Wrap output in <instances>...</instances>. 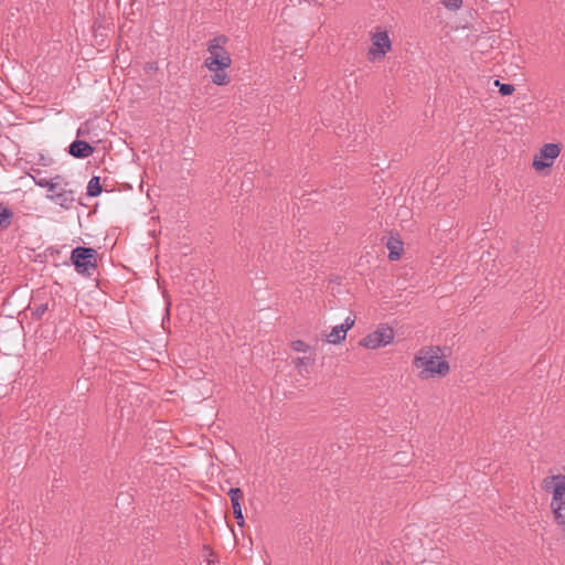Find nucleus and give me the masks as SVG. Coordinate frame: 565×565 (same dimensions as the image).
Returning a JSON list of instances; mask_svg holds the SVG:
<instances>
[{"instance_id": "nucleus-1", "label": "nucleus", "mask_w": 565, "mask_h": 565, "mask_svg": "<svg viewBox=\"0 0 565 565\" xmlns=\"http://www.w3.org/2000/svg\"><path fill=\"white\" fill-rule=\"evenodd\" d=\"M227 41L225 35H218L207 43L209 56L204 60V66L213 73L212 83L217 86H224L231 82L226 73L232 64L231 54L225 47Z\"/></svg>"}, {"instance_id": "nucleus-2", "label": "nucleus", "mask_w": 565, "mask_h": 565, "mask_svg": "<svg viewBox=\"0 0 565 565\" xmlns=\"http://www.w3.org/2000/svg\"><path fill=\"white\" fill-rule=\"evenodd\" d=\"M413 365L418 370L422 380L441 379L450 371L449 363L438 345L419 349L413 359Z\"/></svg>"}, {"instance_id": "nucleus-3", "label": "nucleus", "mask_w": 565, "mask_h": 565, "mask_svg": "<svg viewBox=\"0 0 565 565\" xmlns=\"http://www.w3.org/2000/svg\"><path fill=\"white\" fill-rule=\"evenodd\" d=\"M544 490L551 495L550 509L555 524L565 533V475H552L543 481Z\"/></svg>"}, {"instance_id": "nucleus-4", "label": "nucleus", "mask_w": 565, "mask_h": 565, "mask_svg": "<svg viewBox=\"0 0 565 565\" xmlns=\"http://www.w3.org/2000/svg\"><path fill=\"white\" fill-rule=\"evenodd\" d=\"M46 198L56 205L70 210L75 202V192L71 188V183L60 174L54 175V182L46 193Z\"/></svg>"}, {"instance_id": "nucleus-5", "label": "nucleus", "mask_w": 565, "mask_h": 565, "mask_svg": "<svg viewBox=\"0 0 565 565\" xmlns=\"http://www.w3.org/2000/svg\"><path fill=\"white\" fill-rule=\"evenodd\" d=\"M392 49V41L386 30L377 28L371 33V46L367 50L366 57L371 63L382 61Z\"/></svg>"}, {"instance_id": "nucleus-6", "label": "nucleus", "mask_w": 565, "mask_h": 565, "mask_svg": "<svg viewBox=\"0 0 565 565\" xmlns=\"http://www.w3.org/2000/svg\"><path fill=\"white\" fill-rule=\"evenodd\" d=\"M395 332L392 327L382 323L373 332L366 334L360 344L366 349L375 350L391 344L394 340Z\"/></svg>"}, {"instance_id": "nucleus-7", "label": "nucleus", "mask_w": 565, "mask_h": 565, "mask_svg": "<svg viewBox=\"0 0 565 565\" xmlns=\"http://www.w3.org/2000/svg\"><path fill=\"white\" fill-rule=\"evenodd\" d=\"M96 250L90 247H76L72 250L71 260L79 274L96 268Z\"/></svg>"}, {"instance_id": "nucleus-8", "label": "nucleus", "mask_w": 565, "mask_h": 565, "mask_svg": "<svg viewBox=\"0 0 565 565\" xmlns=\"http://www.w3.org/2000/svg\"><path fill=\"white\" fill-rule=\"evenodd\" d=\"M561 153L558 143H545L533 158V168L536 171H543L553 166L555 159Z\"/></svg>"}, {"instance_id": "nucleus-9", "label": "nucleus", "mask_w": 565, "mask_h": 565, "mask_svg": "<svg viewBox=\"0 0 565 565\" xmlns=\"http://www.w3.org/2000/svg\"><path fill=\"white\" fill-rule=\"evenodd\" d=\"M354 323V318L347 317L341 324L332 328V330L326 335V341L330 344L342 343L347 338L348 331L353 328Z\"/></svg>"}, {"instance_id": "nucleus-10", "label": "nucleus", "mask_w": 565, "mask_h": 565, "mask_svg": "<svg viewBox=\"0 0 565 565\" xmlns=\"http://www.w3.org/2000/svg\"><path fill=\"white\" fill-rule=\"evenodd\" d=\"M68 152L74 158L84 159L93 154L94 147L90 146L87 141L75 140L70 145Z\"/></svg>"}, {"instance_id": "nucleus-11", "label": "nucleus", "mask_w": 565, "mask_h": 565, "mask_svg": "<svg viewBox=\"0 0 565 565\" xmlns=\"http://www.w3.org/2000/svg\"><path fill=\"white\" fill-rule=\"evenodd\" d=\"M386 246L390 252L388 257L391 260H397L404 250L403 242L395 237H390Z\"/></svg>"}, {"instance_id": "nucleus-12", "label": "nucleus", "mask_w": 565, "mask_h": 565, "mask_svg": "<svg viewBox=\"0 0 565 565\" xmlns=\"http://www.w3.org/2000/svg\"><path fill=\"white\" fill-rule=\"evenodd\" d=\"M103 191L100 180L98 177H93L87 184L86 193L88 196H98Z\"/></svg>"}, {"instance_id": "nucleus-13", "label": "nucleus", "mask_w": 565, "mask_h": 565, "mask_svg": "<svg viewBox=\"0 0 565 565\" xmlns=\"http://www.w3.org/2000/svg\"><path fill=\"white\" fill-rule=\"evenodd\" d=\"M32 179L38 186L44 188L47 191L51 189V186L53 185V182H54V177L51 179H47V178H42V177H38V175H32Z\"/></svg>"}, {"instance_id": "nucleus-14", "label": "nucleus", "mask_w": 565, "mask_h": 565, "mask_svg": "<svg viewBox=\"0 0 565 565\" xmlns=\"http://www.w3.org/2000/svg\"><path fill=\"white\" fill-rule=\"evenodd\" d=\"M232 508H233V513H234V518L237 522V525L244 526L245 520H244V515H243L242 504L241 503L232 504Z\"/></svg>"}, {"instance_id": "nucleus-15", "label": "nucleus", "mask_w": 565, "mask_h": 565, "mask_svg": "<svg viewBox=\"0 0 565 565\" xmlns=\"http://www.w3.org/2000/svg\"><path fill=\"white\" fill-rule=\"evenodd\" d=\"M227 494L231 499L232 504L241 503V500L243 498V491L239 488H231Z\"/></svg>"}, {"instance_id": "nucleus-16", "label": "nucleus", "mask_w": 565, "mask_h": 565, "mask_svg": "<svg viewBox=\"0 0 565 565\" xmlns=\"http://www.w3.org/2000/svg\"><path fill=\"white\" fill-rule=\"evenodd\" d=\"M291 348H292V350H294V351H296V352H303V353H306V352L310 351V349H311V348H310V345H309V344H307V343H306L305 341H302V340H295V341H292V342H291Z\"/></svg>"}, {"instance_id": "nucleus-17", "label": "nucleus", "mask_w": 565, "mask_h": 565, "mask_svg": "<svg viewBox=\"0 0 565 565\" xmlns=\"http://www.w3.org/2000/svg\"><path fill=\"white\" fill-rule=\"evenodd\" d=\"M494 84L499 86V92L502 96H509L514 92V86L512 84H501L498 79Z\"/></svg>"}, {"instance_id": "nucleus-18", "label": "nucleus", "mask_w": 565, "mask_h": 565, "mask_svg": "<svg viewBox=\"0 0 565 565\" xmlns=\"http://www.w3.org/2000/svg\"><path fill=\"white\" fill-rule=\"evenodd\" d=\"M313 362V359L309 356H301L294 360V364L298 370H302L303 366L311 365Z\"/></svg>"}, {"instance_id": "nucleus-19", "label": "nucleus", "mask_w": 565, "mask_h": 565, "mask_svg": "<svg viewBox=\"0 0 565 565\" xmlns=\"http://www.w3.org/2000/svg\"><path fill=\"white\" fill-rule=\"evenodd\" d=\"M12 213L9 209H3L0 212V227H7L10 224Z\"/></svg>"}, {"instance_id": "nucleus-20", "label": "nucleus", "mask_w": 565, "mask_h": 565, "mask_svg": "<svg viewBox=\"0 0 565 565\" xmlns=\"http://www.w3.org/2000/svg\"><path fill=\"white\" fill-rule=\"evenodd\" d=\"M441 3L448 10L456 11L461 8L462 0H441Z\"/></svg>"}, {"instance_id": "nucleus-21", "label": "nucleus", "mask_w": 565, "mask_h": 565, "mask_svg": "<svg viewBox=\"0 0 565 565\" xmlns=\"http://www.w3.org/2000/svg\"><path fill=\"white\" fill-rule=\"evenodd\" d=\"M49 309L47 303H40L33 309V316L36 319H40Z\"/></svg>"}, {"instance_id": "nucleus-22", "label": "nucleus", "mask_w": 565, "mask_h": 565, "mask_svg": "<svg viewBox=\"0 0 565 565\" xmlns=\"http://www.w3.org/2000/svg\"><path fill=\"white\" fill-rule=\"evenodd\" d=\"M383 565H391V564H390V563H385V564H383Z\"/></svg>"}]
</instances>
